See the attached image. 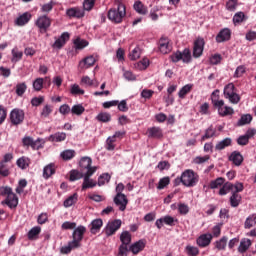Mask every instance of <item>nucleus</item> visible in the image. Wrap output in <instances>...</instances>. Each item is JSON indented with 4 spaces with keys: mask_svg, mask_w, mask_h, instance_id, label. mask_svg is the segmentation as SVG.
<instances>
[{
    "mask_svg": "<svg viewBox=\"0 0 256 256\" xmlns=\"http://www.w3.org/2000/svg\"><path fill=\"white\" fill-rule=\"evenodd\" d=\"M66 15L70 19H83L85 11L79 7H73L66 10Z\"/></svg>",
    "mask_w": 256,
    "mask_h": 256,
    "instance_id": "15",
    "label": "nucleus"
},
{
    "mask_svg": "<svg viewBox=\"0 0 256 256\" xmlns=\"http://www.w3.org/2000/svg\"><path fill=\"white\" fill-rule=\"evenodd\" d=\"M75 155V150H64L61 152L60 157L63 159V161H71Z\"/></svg>",
    "mask_w": 256,
    "mask_h": 256,
    "instance_id": "38",
    "label": "nucleus"
},
{
    "mask_svg": "<svg viewBox=\"0 0 256 256\" xmlns=\"http://www.w3.org/2000/svg\"><path fill=\"white\" fill-rule=\"evenodd\" d=\"M245 21V13L238 12L233 17L234 25H239V23H243Z\"/></svg>",
    "mask_w": 256,
    "mask_h": 256,
    "instance_id": "53",
    "label": "nucleus"
},
{
    "mask_svg": "<svg viewBox=\"0 0 256 256\" xmlns=\"http://www.w3.org/2000/svg\"><path fill=\"white\" fill-rule=\"evenodd\" d=\"M96 119L100 123H109V121H111V115L108 112H100L96 116Z\"/></svg>",
    "mask_w": 256,
    "mask_h": 256,
    "instance_id": "40",
    "label": "nucleus"
},
{
    "mask_svg": "<svg viewBox=\"0 0 256 256\" xmlns=\"http://www.w3.org/2000/svg\"><path fill=\"white\" fill-rule=\"evenodd\" d=\"M211 101L212 105H214V107L218 109V115H220V117H227L235 113V110H233V108L225 106V101L219 100V90H215L214 92H212Z\"/></svg>",
    "mask_w": 256,
    "mask_h": 256,
    "instance_id": "2",
    "label": "nucleus"
},
{
    "mask_svg": "<svg viewBox=\"0 0 256 256\" xmlns=\"http://www.w3.org/2000/svg\"><path fill=\"white\" fill-rule=\"evenodd\" d=\"M43 83H45V80L43 78H37L33 82V89L36 91H41L43 89Z\"/></svg>",
    "mask_w": 256,
    "mask_h": 256,
    "instance_id": "61",
    "label": "nucleus"
},
{
    "mask_svg": "<svg viewBox=\"0 0 256 256\" xmlns=\"http://www.w3.org/2000/svg\"><path fill=\"white\" fill-rule=\"evenodd\" d=\"M16 165L20 168V169H27V167H29V159L25 158V157H21L17 160Z\"/></svg>",
    "mask_w": 256,
    "mask_h": 256,
    "instance_id": "55",
    "label": "nucleus"
},
{
    "mask_svg": "<svg viewBox=\"0 0 256 256\" xmlns=\"http://www.w3.org/2000/svg\"><path fill=\"white\" fill-rule=\"evenodd\" d=\"M120 241L122 245L129 246L131 244V233L129 231H124L120 235Z\"/></svg>",
    "mask_w": 256,
    "mask_h": 256,
    "instance_id": "37",
    "label": "nucleus"
},
{
    "mask_svg": "<svg viewBox=\"0 0 256 256\" xmlns=\"http://www.w3.org/2000/svg\"><path fill=\"white\" fill-rule=\"evenodd\" d=\"M175 223H179V220L175 219L170 215H166L160 219H157L155 222V225L157 229H163V225H168L169 227H175Z\"/></svg>",
    "mask_w": 256,
    "mask_h": 256,
    "instance_id": "11",
    "label": "nucleus"
},
{
    "mask_svg": "<svg viewBox=\"0 0 256 256\" xmlns=\"http://www.w3.org/2000/svg\"><path fill=\"white\" fill-rule=\"evenodd\" d=\"M227 41H231V29L224 28L216 35V43H225Z\"/></svg>",
    "mask_w": 256,
    "mask_h": 256,
    "instance_id": "17",
    "label": "nucleus"
},
{
    "mask_svg": "<svg viewBox=\"0 0 256 256\" xmlns=\"http://www.w3.org/2000/svg\"><path fill=\"white\" fill-rule=\"evenodd\" d=\"M236 189L237 183L233 184L231 182H224L218 191V195H220V197H224V195H227L228 193L232 194Z\"/></svg>",
    "mask_w": 256,
    "mask_h": 256,
    "instance_id": "16",
    "label": "nucleus"
},
{
    "mask_svg": "<svg viewBox=\"0 0 256 256\" xmlns=\"http://www.w3.org/2000/svg\"><path fill=\"white\" fill-rule=\"evenodd\" d=\"M185 253L188 256H198L199 255V248L191 245H187L185 247Z\"/></svg>",
    "mask_w": 256,
    "mask_h": 256,
    "instance_id": "46",
    "label": "nucleus"
},
{
    "mask_svg": "<svg viewBox=\"0 0 256 256\" xmlns=\"http://www.w3.org/2000/svg\"><path fill=\"white\" fill-rule=\"evenodd\" d=\"M159 49L163 55H167V53H170L171 47L169 46L168 38H161L159 40Z\"/></svg>",
    "mask_w": 256,
    "mask_h": 256,
    "instance_id": "25",
    "label": "nucleus"
},
{
    "mask_svg": "<svg viewBox=\"0 0 256 256\" xmlns=\"http://www.w3.org/2000/svg\"><path fill=\"white\" fill-rule=\"evenodd\" d=\"M71 113L72 115H83V113H85V107H83L81 104H76L72 106Z\"/></svg>",
    "mask_w": 256,
    "mask_h": 256,
    "instance_id": "47",
    "label": "nucleus"
},
{
    "mask_svg": "<svg viewBox=\"0 0 256 256\" xmlns=\"http://www.w3.org/2000/svg\"><path fill=\"white\" fill-rule=\"evenodd\" d=\"M191 91H193V84H186L178 92V97L180 99H185V97H187V95H189V93H191Z\"/></svg>",
    "mask_w": 256,
    "mask_h": 256,
    "instance_id": "29",
    "label": "nucleus"
},
{
    "mask_svg": "<svg viewBox=\"0 0 256 256\" xmlns=\"http://www.w3.org/2000/svg\"><path fill=\"white\" fill-rule=\"evenodd\" d=\"M85 174L79 172L78 170H72L70 172V181H79V179H84Z\"/></svg>",
    "mask_w": 256,
    "mask_h": 256,
    "instance_id": "48",
    "label": "nucleus"
},
{
    "mask_svg": "<svg viewBox=\"0 0 256 256\" xmlns=\"http://www.w3.org/2000/svg\"><path fill=\"white\" fill-rule=\"evenodd\" d=\"M0 196L6 197L1 205H7L9 209H17V205H19V197L17 194L13 193V189L9 186H1L0 187Z\"/></svg>",
    "mask_w": 256,
    "mask_h": 256,
    "instance_id": "1",
    "label": "nucleus"
},
{
    "mask_svg": "<svg viewBox=\"0 0 256 256\" xmlns=\"http://www.w3.org/2000/svg\"><path fill=\"white\" fill-rule=\"evenodd\" d=\"M25 91H27V84L25 82H21L16 85V95H18V97H23V95H25Z\"/></svg>",
    "mask_w": 256,
    "mask_h": 256,
    "instance_id": "43",
    "label": "nucleus"
},
{
    "mask_svg": "<svg viewBox=\"0 0 256 256\" xmlns=\"http://www.w3.org/2000/svg\"><path fill=\"white\" fill-rule=\"evenodd\" d=\"M228 241L229 238L227 236H223L220 240L215 242V248L218 249V251H225Z\"/></svg>",
    "mask_w": 256,
    "mask_h": 256,
    "instance_id": "32",
    "label": "nucleus"
},
{
    "mask_svg": "<svg viewBox=\"0 0 256 256\" xmlns=\"http://www.w3.org/2000/svg\"><path fill=\"white\" fill-rule=\"evenodd\" d=\"M229 161H231L236 167H240L243 163V155L239 151H233L229 156Z\"/></svg>",
    "mask_w": 256,
    "mask_h": 256,
    "instance_id": "21",
    "label": "nucleus"
},
{
    "mask_svg": "<svg viewBox=\"0 0 256 256\" xmlns=\"http://www.w3.org/2000/svg\"><path fill=\"white\" fill-rule=\"evenodd\" d=\"M36 27H38L40 33H47L49 27H51V18L47 15H42L35 21Z\"/></svg>",
    "mask_w": 256,
    "mask_h": 256,
    "instance_id": "9",
    "label": "nucleus"
},
{
    "mask_svg": "<svg viewBox=\"0 0 256 256\" xmlns=\"http://www.w3.org/2000/svg\"><path fill=\"white\" fill-rule=\"evenodd\" d=\"M77 227V223L75 222H70V221H66L62 224L61 229H63L64 231L67 230H73Z\"/></svg>",
    "mask_w": 256,
    "mask_h": 256,
    "instance_id": "63",
    "label": "nucleus"
},
{
    "mask_svg": "<svg viewBox=\"0 0 256 256\" xmlns=\"http://www.w3.org/2000/svg\"><path fill=\"white\" fill-rule=\"evenodd\" d=\"M85 233H87V228L85 226H78L72 233V239L82 242Z\"/></svg>",
    "mask_w": 256,
    "mask_h": 256,
    "instance_id": "23",
    "label": "nucleus"
},
{
    "mask_svg": "<svg viewBox=\"0 0 256 256\" xmlns=\"http://www.w3.org/2000/svg\"><path fill=\"white\" fill-rule=\"evenodd\" d=\"M235 92V85L233 83H229L224 88V96L228 98L229 96L233 95Z\"/></svg>",
    "mask_w": 256,
    "mask_h": 256,
    "instance_id": "50",
    "label": "nucleus"
},
{
    "mask_svg": "<svg viewBox=\"0 0 256 256\" xmlns=\"http://www.w3.org/2000/svg\"><path fill=\"white\" fill-rule=\"evenodd\" d=\"M95 173V169H90L88 172L84 173V181L82 183V191H86V189H93V187H97V182L91 177H93Z\"/></svg>",
    "mask_w": 256,
    "mask_h": 256,
    "instance_id": "8",
    "label": "nucleus"
},
{
    "mask_svg": "<svg viewBox=\"0 0 256 256\" xmlns=\"http://www.w3.org/2000/svg\"><path fill=\"white\" fill-rule=\"evenodd\" d=\"M125 15H127V8L125 7V4L118 2L116 7L111 8L108 11L107 17L112 23L119 24L123 23Z\"/></svg>",
    "mask_w": 256,
    "mask_h": 256,
    "instance_id": "3",
    "label": "nucleus"
},
{
    "mask_svg": "<svg viewBox=\"0 0 256 256\" xmlns=\"http://www.w3.org/2000/svg\"><path fill=\"white\" fill-rule=\"evenodd\" d=\"M213 137H218V135L217 129L211 125L205 130V134L202 136L201 141H207V139H211Z\"/></svg>",
    "mask_w": 256,
    "mask_h": 256,
    "instance_id": "28",
    "label": "nucleus"
},
{
    "mask_svg": "<svg viewBox=\"0 0 256 256\" xmlns=\"http://www.w3.org/2000/svg\"><path fill=\"white\" fill-rule=\"evenodd\" d=\"M129 253V247L125 244H121L118 249V256H127Z\"/></svg>",
    "mask_w": 256,
    "mask_h": 256,
    "instance_id": "64",
    "label": "nucleus"
},
{
    "mask_svg": "<svg viewBox=\"0 0 256 256\" xmlns=\"http://www.w3.org/2000/svg\"><path fill=\"white\" fill-rule=\"evenodd\" d=\"M0 175L1 177H9L11 175L9 165L4 164V162H0Z\"/></svg>",
    "mask_w": 256,
    "mask_h": 256,
    "instance_id": "44",
    "label": "nucleus"
},
{
    "mask_svg": "<svg viewBox=\"0 0 256 256\" xmlns=\"http://www.w3.org/2000/svg\"><path fill=\"white\" fill-rule=\"evenodd\" d=\"M225 184V178L218 177L215 180L210 181L209 183V189H219V187H223Z\"/></svg>",
    "mask_w": 256,
    "mask_h": 256,
    "instance_id": "31",
    "label": "nucleus"
},
{
    "mask_svg": "<svg viewBox=\"0 0 256 256\" xmlns=\"http://www.w3.org/2000/svg\"><path fill=\"white\" fill-rule=\"evenodd\" d=\"M54 5H55V1L51 0L50 2L42 5L40 11L42 13H51V11H53Z\"/></svg>",
    "mask_w": 256,
    "mask_h": 256,
    "instance_id": "49",
    "label": "nucleus"
},
{
    "mask_svg": "<svg viewBox=\"0 0 256 256\" xmlns=\"http://www.w3.org/2000/svg\"><path fill=\"white\" fill-rule=\"evenodd\" d=\"M134 9L139 13V15H147V8L143 5L142 1H136L134 3Z\"/></svg>",
    "mask_w": 256,
    "mask_h": 256,
    "instance_id": "39",
    "label": "nucleus"
},
{
    "mask_svg": "<svg viewBox=\"0 0 256 256\" xmlns=\"http://www.w3.org/2000/svg\"><path fill=\"white\" fill-rule=\"evenodd\" d=\"M211 241H213V234L211 233L201 234L196 239V245H198V247H201V248L209 247V245H211Z\"/></svg>",
    "mask_w": 256,
    "mask_h": 256,
    "instance_id": "13",
    "label": "nucleus"
},
{
    "mask_svg": "<svg viewBox=\"0 0 256 256\" xmlns=\"http://www.w3.org/2000/svg\"><path fill=\"white\" fill-rule=\"evenodd\" d=\"M29 21H31V14L25 12L16 19L15 23L18 27H23V25H27Z\"/></svg>",
    "mask_w": 256,
    "mask_h": 256,
    "instance_id": "26",
    "label": "nucleus"
},
{
    "mask_svg": "<svg viewBox=\"0 0 256 256\" xmlns=\"http://www.w3.org/2000/svg\"><path fill=\"white\" fill-rule=\"evenodd\" d=\"M89 227L90 233H92V235H97V233L101 231V227H103V220L101 218L94 219Z\"/></svg>",
    "mask_w": 256,
    "mask_h": 256,
    "instance_id": "20",
    "label": "nucleus"
},
{
    "mask_svg": "<svg viewBox=\"0 0 256 256\" xmlns=\"http://www.w3.org/2000/svg\"><path fill=\"white\" fill-rule=\"evenodd\" d=\"M149 139H163V130L159 127H151L147 129Z\"/></svg>",
    "mask_w": 256,
    "mask_h": 256,
    "instance_id": "18",
    "label": "nucleus"
},
{
    "mask_svg": "<svg viewBox=\"0 0 256 256\" xmlns=\"http://www.w3.org/2000/svg\"><path fill=\"white\" fill-rule=\"evenodd\" d=\"M139 57H141V49L139 47H136L130 53V59L131 61H137Z\"/></svg>",
    "mask_w": 256,
    "mask_h": 256,
    "instance_id": "62",
    "label": "nucleus"
},
{
    "mask_svg": "<svg viewBox=\"0 0 256 256\" xmlns=\"http://www.w3.org/2000/svg\"><path fill=\"white\" fill-rule=\"evenodd\" d=\"M125 190V185L123 183H119L116 186V196L114 197V203L117 204H121V202H119V199H123V205H122V209H125V206L127 205V203H129V200H127V196L125 194H123V191Z\"/></svg>",
    "mask_w": 256,
    "mask_h": 256,
    "instance_id": "12",
    "label": "nucleus"
},
{
    "mask_svg": "<svg viewBox=\"0 0 256 256\" xmlns=\"http://www.w3.org/2000/svg\"><path fill=\"white\" fill-rule=\"evenodd\" d=\"M79 199V195L77 193H74L73 195L69 196L63 203L64 207L69 208L73 207L75 203H77V200Z\"/></svg>",
    "mask_w": 256,
    "mask_h": 256,
    "instance_id": "33",
    "label": "nucleus"
},
{
    "mask_svg": "<svg viewBox=\"0 0 256 256\" xmlns=\"http://www.w3.org/2000/svg\"><path fill=\"white\" fill-rule=\"evenodd\" d=\"M231 145H233V140L231 138H224L215 145V151H223V149H227Z\"/></svg>",
    "mask_w": 256,
    "mask_h": 256,
    "instance_id": "24",
    "label": "nucleus"
},
{
    "mask_svg": "<svg viewBox=\"0 0 256 256\" xmlns=\"http://www.w3.org/2000/svg\"><path fill=\"white\" fill-rule=\"evenodd\" d=\"M74 45H75V49H85V47H87V45H89V42L78 38L74 41Z\"/></svg>",
    "mask_w": 256,
    "mask_h": 256,
    "instance_id": "58",
    "label": "nucleus"
},
{
    "mask_svg": "<svg viewBox=\"0 0 256 256\" xmlns=\"http://www.w3.org/2000/svg\"><path fill=\"white\" fill-rule=\"evenodd\" d=\"M92 163H93V160H91L90 157L85 156V157H82L80 159L79 165H80L81 169H86L87 170L86 173H89V171H91V169H94L95 173H96L97 172V167H95V166L92 167L91 166Z\"/></svg>",
    "mask_w": 256,
    "mask_h": 256,
    "instance_id": "19",
    "label": "nucleus"
},
{
    "mask_svg": "<svg viewBox=\"0 0 256 256\" xmlns=\"http://www.w3.org/2000/svg\"><path fill=\"white\" fill-rule=\"evenodd\" d=\"M95 61V57L88 56L80 62V67H86L89 69V67H93L95 65Z\"/></svg>",
    "mask_w": 256,
    "mask_h": 256,
    "instance_id": "34",
    "label": "nucleus"
},
{
    "mask_svg": "<svg viewBox=\"0 0 256 256\" xmlns=\"http://www.w3.org/2000/svg\"><path fill=\"white\" fill-rule=\"evenodd\" d=\"M67 139V134L65 132H57L50 136L51 141H56V143H61Z\"/></svg>",
    "mask_w": 256,
    "mask_h": 256,
    "instance_id": "36",
    "label": "nucleus"
},
{
    "mask_svg": "<svg viewBox=\"0 0 256 256\" xmlns=\"http://www.w3.org/2000/svg\"><path fill=\"white\" fill-rule=\"evenodd\" d=\"M55 171H57V168L55 167L54 163H50L43 169V177L44 179H49L52 175H55Z\"/></svg>",
    "mask_w": 256,
    "mask_h": 256,
    "instance_id": "27",
    "label": "nucleus"
},
{
    "mask_svg": "<svg viewBox=\"0 0 256 256\" xmlns=\"http://www.w3.org/2000/svg\"><path fill=\"white\" fill-rule=\"evenodd\" d=\"M169 183H171V179L169 177H164L159 180L157 189H159V190L165 189V187H167V185H169Z\"/></svg>",
    "mask_w": 256,
    "mask_h": 256,
    "instance_id": "60",
    "label": "nucleus"
},
{
    "mask_svg": "<svg viewBox=\"0 0 256 256\" xmlns=\"http://www.w3.org/2000/svg\"><path fill=\"white\" fill-rule=\"evenodd\" d=\"M70 93L71 95H85V90L81 89L78 84H73Z\"/></svg>",
    "mask_w": 256,
    "mask_h": 256,
    "instance_id": "52",
    "label": "nucleus"
},
{
    "mask_svg": "<svg viewBox=\"0 0 256 256\" xmlns=\"http://www.w3.org/2000/svg\"><path fill=\"white\" fill-rule=\"evenodd\" d=\"M109 181H111V175H109V173L102 174L98 178V185H99V187H101L105 183H109Z\"/></svg>",
    "mask_w": 256,
    "mask_h": 256,
    "instance_id": "57",
    "label": "nucleus"
},
{
    "mask_svg": "<svg viewBox=\"0 0 256 256\" xmlns=\"http://www.w3.org/2000/svg\"><path fill=\"white\" fill-rule=\"evenodd\" d=\"M11 53H12V58H11L12 63H19V61L23 59V51H19V48L17 47L13 48Z\"/></svg>",
    "mask_w": 256,
    "mask_h": 256,
    "instance_id": "30",
    "label": "nucleus"
},
{
    "mask_svg": "<svg viewBox=\"0 0 256 256\" xmlns=\"http://www.w3.org/2000/svg\"><path fill=\"white\" fill-rule=\"evenodd\" d=\"M122 221L120 219L109 221L106 227L104 228V233L107 237L115 235L119 229H121Z\"/></svg>",
    "mask_w": 256,
    "mask_h": 256,
    "instance_id": "7",
    "label": "nucleus"
},
{
    "mask_svg": "<svg viewBox=\"0 0 256 256\" xmlns=\"http://www.w3.org/2000/svg\"><path fill=\"white\" fill-rule=\"evenodd\" d=\"M243 189H245V187L243 186V183L236 182V189L235 191H233V193L229 198L231 207L237 208L239 205H241V201L243 200V198L239 193H241Z\"/></svg>",
    "mask_w": 256,
    "mask_h": 256,
    "instance_id": "5",
    "label": "nucleus"
},
{
    "mask_svg": "<svg viewBox=\"0 0 256 256\" xmlns=\"http://www.w3.org/2000/svg\"><path fill=\"white\" fill-rule=\"evenodd\" d=\"M181 175L184 187H195L199 183V174L191 169L185 170Z\"/></svg>",
    "mask_w": 256,
    "mask_h": 256,
    "instance_id": "4",
    "label": "nucleus"
},
{
    "mask_svg": "<svg viewBox=\"0 0 256 256\" xmlns=\"http://www.w3.org/2000/svg\"><path fill=\"white\" fill-rule=\"evenodd\" d=\"M205 48V39L198 38L194 42L193 57L196 59L203 55V49Z\"/></svg>",
    "mask_w": 256,
    "mask_h": 256,
    "instance_id": "14",
    "label": "nucleus"
},
{
    "mask_svg": "<svg viewBox=\"0 0 256 256\" xmlns=\"http://www.w3.org/2000/svg\"><path fill=\"white\" fill-rule=\"evenodd\" d=\"M43 103H45L44 96H38L31 99L32 107H39L40 105H43Z\"/></svg>",
    "mask_w": 256,
    "mask_h": 256,
    "instance_id": "54",
    "label": "nucleus"
},
{
    "mask_svg": "<svg viewBox=\"0 0 256 256\" xmlns=\"http://www.w3.org/2000/svg\"><path fill=\"white\" fill-rule=\"evenodd\" d=\"M93 7H95V0H84L83 11H92Z\"/></svg>",
    "mask_w": 256,
    "mask_h": 256,
    "instance_id": "59",
    "label": "nucleus"
},
{
    "mask_svg": "<svg viewBox=\"0 0 256 256\" xmlns=\"http://www.w3.org/2000/svg\"><path fill=\"white\" fill-rule=\"evenodd\" d=\"M181 53L183 63H191V50H189V48H185Z\"/></svg>",
    "mask_w": 256,
    "mask_h": 256,
    "instance_id": "56",
    "label": "nucleus"
},
{
    "mask_svg": "<svg viewBox=\"0 0 256 256\" xmlns=\"http://www.w3.org/2000/svg\"><path fill=\"white\" fill-rule=\"evenodd\" d=\"M251 247V240L250 239H244L240 242V246L238 247L239 253H245L247 249Z\"/></svg>",
    "mask_w": 256,
    "mask_h": 256,
    "instance_id": "42",
    "label": "nucleus"
},
{
    "mask_svg": "<svg viewBox=\"0 0 256 256\" xmlns=\"http://www.w3.org/2000/svg\"><path fill=\"white\" fill-rule=\"evenodd\" d=\"M253 121V116L251 114L242 115L240 120L238 121V125H249Z\"/></svg>",
    "mask_w": 256,
    "mask_h": 256,
    "instance_id": "51",
    "label": "nucleus"
},
{
    "mask_svg": "<svg viewBox=\"0 0 256 256\" xmlns=\"http://www.w3.org/2000/svg\"><path fill=\"white\" fill-rule=\"evenodd\" d=\"M23 147H31L33 151H39V149H43V146L45 145V140L38 138L37 140H34L33 137L26 136L22 139Z\"/></svg>",
    "mask_w": 256,
    "mask_h": 256,
    "instance_id": "6",
    "label": "nucleus"
},
{
    "mask_svg": "<svg viewBox=\"0 0 256 256\" xmlns=\"http://www.w3.org/2000/svg\"><path fill=\"white\" fill-rule=\"evenodd\" d=\"M145 245H147L145 240H139L130 246V251L133 255H139L145 249Z\"/></svg>",
    "mask_w": 256,
    "mask_h": 256,
    "instance_id": "22",
    "label": "nucleus"
},
{
    "mask_svg": "<svg viewBox=\"0 0 256 256\" xmlns=\"http://www.w3.org/2000/svg\"><path fill=\"white\" fill-rule=\"evenodd\" d=\"M51 113H53V106L51 104H45L40 112V117L47 119Z\"/></svg>",
    "mask_w": 256,
    "mask_h": 256,
    "instance_id": "35",
    "label": "nucleus"
},
{
    "mask_svg": "<svg viewBox=\"0 0 256 256\" xmlns=\"http://www.w3.org/2000/svg\"><path fill=\"white\" fill-rule=\"evenodd\" d=\"M255 226H256V214H252L246 219L244 223V227L245 229H251V227H255Z\"/></svg>",
    "mask_w": 256,
    "mask_h": 256,
    "instance_id": "41",
    "label": "nucleus"
},
{
    "mask_svg": "<svg viewBox=\"0 0 256 256\" xmlns=\"http://www.w3.org/2000/svg\"><path fill=\"white\" fill-rule=\"evenodd\" d=\"M39 233H41V227L36 226L33 227L29 232H28V239L30 241H33L34 239L37 238V236L39 235Z\"/></svg>",
    "mask_w": 256,
    "mask_h": 256,
    "instance_id": "45",
    "label": "nucleus"
},
{
    "mask_svg": "<svg viewBox=\"0 0 256 256\" xmlns=\"http://www.w3.org/2000/svg\"><path fill=\"white\" fill-rule=\"evenodd\" d=\"M25 121V112L21 109H13L10 113V122L12 125H21Z\"/></svg>",
    "mask_w": 256,
    "mask_h": 256,
    "instance_id": "10",
    "label": "nucleus"
}]
</instances>
